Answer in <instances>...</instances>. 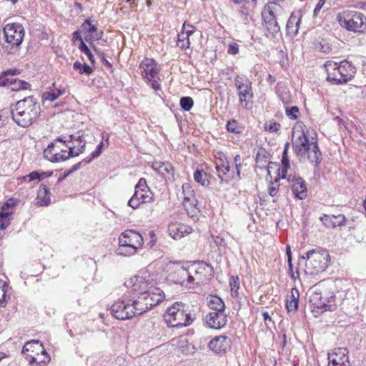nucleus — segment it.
<instances>
[{"label":"nucleus","mask_w":366,"mask_h":366,"mask_svg":"<svg viewBox=\"0 0 366 366\" xmlns=\"http://www.w3.org/2000/svg\"><path fill=\"white\" fill-rule=\"evenodd\" d=\"M152 167L165 180L174 179V168L170 162H154Z\"/></svg>","instance_id":"aec40b11"},{"label":"nucleus","mask_w":366,"mask_h":366,"mask_svg":"<svg viewBox=\"0 0 366 366\" xmlns=\"http://www.w3.org/2000/svg\"><path fill=\"white\" fill-rule=\"evenodd\" d=\"M182 193L184 195L183 205L187 214L193 217L195 214L198 201L189 184H183Z\"/></svg>","instance_id":"ddd939ff"},{"label":"nucleus","mask_w":366,"mask_h":366,"mask_svg":"<svg viewBox=\"0 0 366 366\" xmlns=\"http://www.w3.org/2000/svg\"><path fill=\"white\" fill-rule=\"evenodd\" d=\"M229 285L231 287V294L233 297H237L238 290L239 288V279L238 276H232L229 280Z\"/></svg>","instance_id":"c03bdc74"},{"label":"nucleus","mask_w":366,"mask_h":366,"mask_svg":"<svg viewBox=\"0 0 366 366\" xmlns=\"http://www.w3.org/2000/svg\"><path fill=\"white\" fill-rule=\"evenodd\" d=\"M182 31L185 32L189 36L192 35L195 31V27L191 24H186L185 23L182 26Z\"/></svg>","instance_id":"0e129e2a"},{"label":"nucleus","mask_w":366,"mask_h":366,"mask_svg":"<svg viewBox=\"0 0 366 366\" xmlns=\"http://www.w3.org/2000/svg\"><path fill=\"white\" fill-rule=\"evenodd\" d=\"M309 303L312 312L318 315L336 310L335 295L331 289L317 287L310 296Z\"/></svg>","instance_id":"0eeeda50"},{"label":"nucleus","mask_w":366,"mask_h":366,"mask_svg":"<svg viewBox=\"0 0 366 366\" xmlns=\"http://www.w3.org/2000/svg\"><path fill=\"white\" fill-rule=\"evenodd\" d=\"M287 117L292 120H296L300 116V109L297 106L287 107L285 108Z\"/></svg>","instance_id":"49530a36"},{"label":"nucleus","mask_w":366,"mask_h":366,"mask_svg":"<svg viewBox=\"0 0 366 366\" xmlns=\"http://www.w3.org/2000/svg\"><path fill=\"white\" fill-rule=\"evenodd\" d=\"M56 142L54 140V142L49 143L43 152L44 157L51 162H64V159H60L59 156H64L66 153V150L57 145Z\"/></svg>","instance_id":"f3484780"},{"label":"nucleus","mask_w":366,"mask_h":366,"mask_svg":"<svg viewBox=\"0 0 366 366\" xmlns=\"http://www.w3.org/2000/svg\"><path fill=\"white\" fill-rule=\"evenodd\" d=\"M338 71L340 74V79H337L338 83L346 84L350 81L356 73V68L352 64L351 62L343 60L337 63Z\"/></svg>","instance_id":"a211bd4d"},{"label":"nucleus","mask_w":366,"mask_h":366,"mask_svg":"<svg viewBox=\"0 0 366 366\" xmlns=\"http://www.w3.org/2000/svg\"><path fill=\"white\" fill-rule=\"evenodd\" d=\"M234 85L237 89H242L241 87H244L245 85L249 84L252 82L248 79L245 76H237L234 78Z\"/></svg>","instance_id":"09e8293b"},{"label":"nucleus","mask_w":366,"mask_h":366,"mask_svg":"<svg viewBox=\"0 0 366 366\" xmlns=\"http://www.w3.org/2000/svg\"><path fill=\"white\" fill-rule=\"evenodd\" d=\"M4 41L2 47L8 54H16L25 35L24 26L18 23L7 24L3 29Z\"/></svg>","instance_id":"423d86ee"},{"label":"nucleus","mask_w":366,"mask_h":366,"mask_svg":"<svg viewBox=\"0 0 366 366\" xmlns=\"http://www.w3.org/2000/svg\"><path fill=\"white\" fill-rule=\"evenodd\" d=\"M270 164H273V162H269V165L267 167V174L270 176ZM274 164L280 167L279 164L274 163ZM290 168V159L288 155L282 154V168L279 167L277 169V175L279 176V179H287V173L288 169Z\"/></svg>","instance_id":"a878e982"},{"label":"nucleus","mask_w":366,"mask_h":366,"mask_svg":"<svg viewBox=\"0 0 366 366\" xmlns=\"http://www.w3.org/2000/svg\"><path fill=\"white\" fill-rule=\"evenodd\" d=\"M142 76L146 79H152V78H159L157 76L160 71V68L157 63L153 59L145 58L142 60L139 66Z\"/></svg>","instance_id":"f8f14e48"},{"label":"nucleus","mask_w":366,"mask_h":366,"mask_svg":"<svg viewBox=\"0 0 366 366\" xmlns=\"http://www.w3.org/2000/svg\"><path fill=\"white\" fill-rule=\"evenodd\" d=\"M97 21L94 19H87L80 26V28L72 34L74 41L88 42L92 44L94 41L100 39L102 31H98Z\"/></svg>","instance_id":"1a4fd4ad"},{"label":"nucleus","mask_w":366,"mask_h":366,"mask_svg":"<svg viewBox=\"0 0 366 366\" xmlns=\"http://www.w3.org/2000/svg\"><path fill=\"white\" fill-rule=\"evenodd\" d=\"M346 220H347V219H346L345 216L342 214L334 215L333 216V228L345 225Z\"/></svg>","instance_id":"3c124183"},{"label":"nucleus","mask_w":366,"mask_h":366,"mask_svg":"<svg viewBox=\"0 0 366 366\" xmlns=\"http://www.w3.org/2000/svg\"><path fill=\"white\" fill-rule=\"evenodd\" d=\"M215 168L220 183H229L230 182V166L225 156L216 160Z\"/></svg>","instance_id":"6ab92c4d"},{"label":"nucleus","mask_w":366,"mask_h":366,"mask_svg":"<svg viewBox=\"0 0 366 366\" xmlns=\"http://www.w3.org/2000/svg\"><path fill=\"white\" fill-rule=\"evenodd\" d=\"M292 148L300 159H307L315 168L319 167L322 158L318 144L316 141H310L303 129L298 138L292 142Z\"/></svg>","instance_id":"20e7f679"},{"label":"nucleus","mask_w":366,"mask_h":366,"mask_svg":"<svg viewBox=\"0 0 366 366\" xmlns=\"http://www.w3.org/2000/svg\"><path fill=\"white\" fill-rule=\"evenodd\" d=\"M288 274L293 280H296V279L299 278L300 277V274L297 269L295 273L294 272L293 264L292 262H290L288 263Z\"/></svg>","instance_id":"e2e57ef3"},{"label":"nucleus","mask_w":366,"mask_h":366,"mask_svg":"<svg viewBox=\"0 0 366 366\" xmlns=\"http://www.w3.org/2000/svg\"><path fill=\"white\" fill-rule=\"evenodd\" d=\"M183 275L186 277V285L193 284L195 280V277L191 273V272L187 268V270H182Z\"/></svg>","instance_id":"052dcab7"},{"label":"nucleus","mask_w":366,"mask_h":366,"mask_svg":"<svg viewBox=\"0 0 366 366\" xmlns=\"http://www.w3.org/2000/svg\"><path fill=\"white\" fill-rule=\"evenodd\" d=\"M26 359L31 364L35 363L36 366H41V364H45L49 362L50 360V357L46 351L45 352H41L40 355L38 352H36V355H27V357H26Z\"/></svg>","instance_id":"2f4dec72"},{"label":"nucleus","mask_w":366,"mask_h":366,"mask_svg":"<svg viewBox=\"0 0 366 366\" xmlns=\"http://www.w3.org/2000/svg\"><path fill=\"white\" fill-rule=\"evenodd\" d=\"M153 200V193L147 184V181L141 178L135 186L134 193L128 202V205L137 209L141 204L150 202Z\"/></svg>","instance_id":"9b49d317"},{"label":"nucleus","mask_w":366,"mask_h":366,"mask_svg":"<svg viewBox=\"0 0 366 366\" xmlns=\"http://www.w3.org/2000/svg\"><path fill=\"white\" fill-rule=\"evenodd\" d=\"M209 308L212 310V312H222L225 311V305L223 300L217 297L213 296L208 302Z\"/></svg>","instance_id":"72a5a7b5"},{"label":"nucleus","mask_w":366,"mask_h":366,"mask_svg":"<svg viewBox=\"0 0 366 366\" xmlns=\"http://www.w3.org/2000/svg\"><path fill=\"white\" fill-rule=\"evenodd\" d=\"M226 129L229 132L234 134H241L242 132V127L235 119L229 120L226 124Z\"/></svg>","instance_id":"ea45409f"},{"label":"nucleus","mask_w":366,"mask_h":366,"mask_svg":"<svg viewBox=\"0 0 366 366\" xmlns=\"http://www.w3.org/2000/svg\"><path fill=\"white\" fill-rule=\"evenodd\" d=\"M182 270H187V266H183L175 271L174 273L178 276L177 279L175 280V282L184 285H186L187 277L183 275V273L181 272Z\"/></svg>","instance_id":"864d4df0"},{"label":"nucleus","mask_w":366,"mask_h":366,"mask_svg":"<svg viewBox=\"0 0 366 366\" xmlns=\"http://www.w3.org/2000/svg\"><path fill=\"white\" fill-rule=\"evenodd\" d=\"M55 141L63 143L64 144H70L72 142H78L81 144L84 145V148L86 147V142L84 139L83 135L80 134V132H79L76 134H70L68 136H59L55 139Z\"/></svg>","instance_id":"cd10ccee"},{"label":"nucleus","mask_w":366,"mask_h":366,"mask_svg":"<svg viewBox=\"0 0 366 366\" xmlns=\"http://www.w3.org/2000/svg\"><path fill=\"white\" fill-rule=\"evenodd\" d=\"M338 21L341 26L348 31L363 33L366 31V17L363 14L356 11L345 12L338 16Z\"/></svg>","instance_id":"9d476101"},{"label":"nucleus","mask_w":366,"mask_h":366,"mask_svg":"<svg viewBox=\"0 0 366 366\" xmlns=\"http://www.w3.org/2000/svg\"><path fill=\"white\" fill-rule=\"evenodd\" d=\"M196 319L194 311L182 302H175L168 307L164 314V320L169 327H182L192 324Z\"/></svg>","instance_id":"39448f33"},{"label":"nucleus","mask_w":366,"mask_h":366,"mask_svg":"<svg viewBox=\"0 0 366 366\" xmlns=\"http://www.w3.org/2000/svg\"><path fill=\"white\" fill-rule=\"evenodd\" d=\"M333 216L334 214L329 215L324 214L320 217V219L326 227L333 228Z\"/></svg>","instance_id":"603ef678"},{"label":"nucleus","mask_w":366,"mask_h":366,"mask_svg":"<svg viewBox=\"0 0 366 366\" xmlns=\"http://www.w3.org/2000/svg\"><path fill=\"white\" fill-rule=\"evenodd\" d=\"M144 243L142 235L134 229L123 232L119 238L117 254L122 256H130L135 254Z\"/></svg>","instance_id":"6e6552de"},{"label":"nucleus","mask_w":366,"mask_h":366,"mask_svg":"<svg viewBox=\"0 0 366 366\" xmlns=\"http://www.w3.org/2000/svg\"><path fill=\"white\" fill-rule=\"evenodd\" d=\"M157 78H152V79H146L147 82L149 84L150 86L154 89L155 91H158L161 89V85L158 82Z\"/></svg>","instance_id":"338daca9"},{"label":"nucleus","mask_w":366,"mask_h":366,"mask_svg":"<svg viewBox=\"0 0 366 366\" xmlns=\"http://www.w3.org/2000/svg\"><path fill=\"white\" fill-rule=\"evenodd\" d=\"M78 48L79 51L84 54L91 64H94L95 63L94 56L91 51V49L86 45V42H79Z\"/></svg>","instance_id":"a19ab883"},{"label":"nucleus","mask_w":366,"mask_h":366,"mask_svg":"<svg viewBox=\"0 0 366 366\" xmlns=\"http://www.w3.org/2000/svg\"><path fill=\"white\" fill-rule=\"evenodd\" d=\"M9 112L7 109H4L0 113V128H1L7 122V114Z\"/></svg>","instance_id":"774afa93"},{"label":"nucleus","mask_w":366,"mask_h":366,"mask_svg":"<svg viewBox=\"0 0 366 366\" xmlns=\"http://www.w3.org/2000/svg\"><path fill=\"white\" fill-rule=\"evenodd\" d=\"M280 124L277 122L265 123L264 128L269 132H277L280 129Z\"/></svg>","instance_id":"13d9d810"},{"label":"nucleus","mask_w":366,"mask_h":366,"mask_svg":"<svg viewBox=\"0 0 366 366\" xmlns=\"http://www.w3.org/2000/svg\"><path fill=\"white\" fill-rule=\"evenodd\" d=\"M73 68L75 71H77L80 74L89 75L93 72V69L87 64H81L79 61H76L73 64Z\"/></svg>","instance_id":"c9c22d12"},{"label":"nucleus","mask_w":366,"mask_h":366,"mask_svg":"<svg viewBox=\"0 0 366 366\" xmlns=\"http://www.w3.org/2000/svg\"><path fill=\"white\" fill-rule=\"evenodd\" d=\"M20 74L18 69H9L4 71L0 74V86L10 87L13 84V81L16 80L15 76Z\"/></svg>","instance_id":"393cba45"},{"label":"nucleus","mask_w":366,"mask_h":366,"mask_svg":"<svg viewBox=\"0 0 366 366\" xmlns=\"http://www.w3.org/2000/svg\"><path fill=\"white\" fill-rule=\"evenodd\" d=\"M124 285L137 294L127 300H119L111 306V314L118 320L140 315L164 299V292L154 285L148 272L131 277Z\"/></svg>","instance_id":"f257e3e1"},{"label":"nucleus","mask_w":366,"mask_h":366,"mask_svg":"<svg viewBox=\"0 0 366 366\" xmlns=\"http://www.w3.org/2000/svg\"><path fill=\"white\" fill-rule=\"evenodd\" d=\"M348 351L346 348L338 347L328 353V364H337L341 362H350L348 360Z\"/></svg>","instance_id":"b1692460"},{"label":"nucleus","mask_w":366,"mask_h":366,"mask_svg":"<svg viewBox=\"0 0 366 366\" xmlns=\"http://www.w3.org/2000/svg\"><path fill=\"white\" fill-rule=\"evenodd\" d=\"M43 178H44V174L41 173V171H33L29 174L22 177V179L25 182H31L34 180H37L39 182Z\"/></svg>","instance_id":"a18cd8bd"},{"label":"nucleus","mask_w":366,"mask_h":366,"mask_svg":"<svg viewBox=\"0 0 366 366\" xmlns=\"http://www.w3.org/2000/svg\"><path fill=\"white\" fill-rule=\"evenodd\" d=\"M11 204L6 202L1 208L0 211V229H5L9 225V217L11 214L9 211Z\"/></svg>","instance_id":"7c9ffc66"},{"label":"nucleus","mask_w":366,"mask_h":366,"mask_svg":"<svg viewBox=\"0 0 366 366\" xmlns=\"http://www.w3.org/2000/svg\"><path fill=\"white\" fill-rule=\"evenodd\" d=\"M315 49L323 53H327L330 50V46L326 41L322 40L315 44Z\"/></svg>","instance_id":"5fc2aeb1"},{"label":"nucleus","mask_w":366,"mask_h":366,"mask_svg":"<svg viewBox=\"0 0 366 366\" xmlns=\"http://www.w3.org/2000/svg\"><path fill=\"white\" fill-rule=\"evenodd\" d=\"M37 199H39L37 203L39 206L46 207L50 204L51 199L49 188L45 184H41L39 187L37 192Z\"/></svg>","instance_id":"bb28decb"},{"label":"nucleus","mask_w":366,"mask_h":366,"mask_svg":"<svg viewBox=\"0 0 366 366\" xmlns=\"http://www.w3.org/2000/svg\"><path fill=\"white\" fill-rule=\"evenodd\" d=\"M330 257L325 249L317 248L307 251L298 259V266L305 264V274L314 276L317 275L328 267Z\"/></svg>","instance_id":"7ed1b4c3"},{"label":"nucleus","mask_w":366,"mask_h":366,"mask_svg":"<svg viewBox=\"0 0 366 366\" xmlns=\"http://www.w3.org/2000/svg\"><path fill=\"white\" fill-rule=\"evenodd\" d=\"M177 46L182 49H187L190 46L189 36L184 31H181L177 36Z\"/></svg>","instance_id":"58836bf2"},{"label":"nucleus","mask_w":366,"mask_h":366,"mask_svg":"<svg viewBox=\"0 0 366 366\" xmlns=\"http://www.w3.org/2000/svg\"><path fill=\"white\" fill-rule=\"evenodd\" d=\"M227 53L231 55H236L239 53V45L236 42L228 44Z\"/></svg>","instance_id":"bf43d9fd"},{"label":"nucleus","mask_w":366,"mask_h":366,"mask_svg":"<svg viewBox=\"0 0 366 366\" xmlns=\"http://www.w3.org/2000/svg\"><path fill=\"white\" fill-rule=\"evenodd\" d=\"M179 104L184 111L189 112L194 105V101L190 97H183L180 99Z\"/></svg>","instance_id":"37998d69"},{"label":"nucleus","mask_w":366,"mask_h":366,"mask_svg":"<svg viewBox=\"0 0 366 366\" xmlns=\"http://www.w3.org/2000/svg\"><path fill=\"white\" fill-rule=\"evenodd\" d=\"M64 145L69 151L66 152V154H64V156H59L60 159H64V162L66 161L70 158L78 157L79 154H82L85 150L84 144H81L80 147H77L76 149V146L74 145H71L69 144Z\"/></svg>","instance_id":"c756f323"},{"label":"nucleus","mask_w":366,"mask_h":366,"mask_svg":"<svg viewBox=\"0 0 366 366\" xmlns=\"http://www.w3.org/2000/svg\"><path fill=\"white\" fill-rule=\"evenodd\" d=\"M8 112L17 125L27 127L39 117L41 108L36 99L29 96L11 104Z\"/></svg>","instance_id":"f03ea898"},{"label":"nucleus","mask_w":366,"mask_h":366,"mask_svg":"<svg viewBox=\"0 0 366 366\" xmlns=\"http://www.w3.org/2000/svg\"><path fill=\"white\" fill-rule=\"evenodd\" d=\"M194 179L197 183L204 187H207L210 184L207 174L203 169L198 168L194 172Z\"/></svg>","instance_id":"f704fd0d"},{"label":"nucleus","mask_w":366,"mask_h":366,"mask_svg":"<svg viewBox=\"0 0 366 366\" xmlns=\"http://www.w3.org/2000/svg\"><path fill=\"white\" fill-rule=\"evenodd\" d=\"M64 90L55 89L50 92H46L42 94V99L44 101H49L51 102H54L58 99L59 97L64 94Z\"/></svg>","instance_id":"e433bc0d"},{"label":"nucleus","mask_w":366,"mask_h":366,"mask_svg":"<svg viewBox=\"0 0 366 366\" xmlns=\"http://www.w3.org/2000/svg\"><path fill=\"white\" fill-rule=\"evenodd\" d=\"M287 181L291 183V189L295 197L303 200L307 197V188L305 180L300 177L289 175Z\"/></svg>","instance_id":"4468645a"},{"label":"nucleus","mask_w":366,"mask_h":366,"mask_svg":"<svg viewBox=\"0 0 366 366\" xmlns=\"http://www.w3.org/2000/svg\"><path fill=\"white\" fill-rule=\"evenodd\" d=\"M269 152H268L264 148L260 147L256 154L255 161L257 163H259L261 161L269 158Z\"/></svg>","instance_id":"8fccbe9b"},{"label":"nucleus","mask_w":366,"mask_h":366,"mask_svg":"<svg viewBox=\"0 0 366 366\" xmlns=\"http://www.w3.org/2000/svg\"><path fill=\"white\" fill-rule=\"evenodd\" d=\"M36 350L37 352L40 351V352H45V349L43 347L42 344L40 343L39 340H31L27 342L22 348V353L27 356V352L31 351L34 352Z\"/></svg>","instance_id":"473e14b6"},{"label":"nucleus","mask_w":366,"mask_h":366,"mask_svg":"<svg viewBox=\"0 0 366 366\" xmlns=\"http://www.w3.org/2000/svg\"><path fill=\"white\" fill-rule=\"evenodd\" d=\"M327 72V81H330L334 85H341L342 83H338L337 80L340 79V74L338 71L337 62L332 61H327L324 64Z\"/></svg>","instance_id":"4be33fe9"},{"label":"nucleus","mask_w":366,"mask_h":366,"mask_svg":"<svg viewBox=\"0 0 366 366\" xmlns=\"http://www.w3.org/2000/svg\"><path fill=\"white\" fill-rule=\"evenodd\" d=\"M29 86L30 84L28 82L16 78V80L13 81V84L9 88L12 91H19L27 89Z\"/></svg>","instance_id":"79ce46f5"},{"label":"nucleus","mask_w":366,"mask_h":366,"mask_svg":"<svg viewBox=\"0 0 366 366\" xmlns=\"http://www.w3.org/2000/svg\"><path fill=\"white\" fill-rule=\"evenodd\" d=\"M279 179H280L278 177L275 179L274 182H271V185L268 188V192L271 197H274L278 192L279 184H277V182Z\"/></svg>","instance_id":"6e6d98bb"},{"label":"nucleus","mask_w":366,"mask_h":366,"mask_svg":"<svg viewBox=\"0 0 366 366\" xmlns=\"http://www.w3.org/2000/svg\"><path fill=\"white\" fill-rule=\"evenodd\" d=\"M179 226H180V232H181V234H182V237L185 234L192 233L193 231L192 228L187 224L179 223Z\"/></svg>","instance_id":"69168bd1"},{"label":"nucleus","mask_w":366,"mask_h":366,"mask_svg":"<svg viewBox=\"0 0 366 366\" xmlns=\"http://www.w3.org/2000/svg\"><path fill=\"white\" fill-rule=\"evenodd\" d=\"M207 326L212 329L219 330L227 323V316L225 311L210 312L205 317Z\"/></svg>","instance_id":"dca6fc26"},{"label":"nucleus","mask_w":366,"mask_h":366,"mask_svg":"<svg viewBox=\"0 0 366 366\" xmlns=\"http://www.w3.org/2000/svg\"><path fill=\"white\" fill-rule=\"evenodd\" d=\"M232 341L226 335H219L212 339L209 342V348L216 354H224L231 349Z\"/></svg>","instance_id":"2eb2a0df"},{"label":"nucleus","mask_w":366,"mask_h":366,"mask_svg":"<svg viewBox=\"0 0 366 366\" xmlns=\"http://www.w3.org/2000/svg\"><path fill=\"white\" fill-rule=\"evenodd\" d=\"M168 232L169 234L175 239H179L182 237V234H181L180 232L179 223L174 222L169 224L168 226Z\"/></svg>","instance_id":"4c0bfd02"},{"label":"nucleus","mask_w":366,"mask_h":366,"mask_svg":"<svg viewBox=\"0 0 366 366\" xmlns=\"http://www.w3.org/2000/svg\"><path fill=\"white\" fill-rule=\"evenodd\" d=\"M81 164H82V162H79L77 164H75L74 165H73L72 167L70 169L64 171V172L62 174V176H61L58 179L57 183H60L64 179H65L67 177H69L70 174H71L72 173H74V172H76L77 170H79L80 169Z\"/></svg>","instance_id":"de8ad7c7"},{"label":"nucleus","mask_w":366,"mask_h":366,"mask_svg":"<svg viewBox=\"0 0 366 366\" xmlns=\"http://www.w3.org/2000/svg\"><path fill=\"white\" fill-rule=\"evenodd\" d=\"M299 305V301H292L290 300H287L286 302V308L288 311V312H295Z\"/></svg>","instance_id":"4d7b16f0"},{"label":"nucleus","mask_w":366,"mask_h":366,"mask_svg":"<svg viewBox=\"0 0 366 366\" xmlns=\"http://www.w3.org/2000/svg\"><path fill=\"white\" fill-rule=\"evenodd\" d=\"M262 13V18L264 21V25L269 33L272 35L277 34L280 31V27L277 23V19L272 10L269 9Z\"/></svg>","instance_id":"412c9836"},{"label":"nucleus","mask_w":366,"mask_h":366,"mask_svg":"<svg viewBox=\"0 0 366 366\" xmlns=\"http://www.w3.org/2000/svg\"><path fill=\"white\" fill-rule=\"evenodd\" d=\"M301 17L302 14L300 11L292 13L286 25V30L288 34L293 36L297 34L301 23Z\"/></svg>","instance_id":"5701e85b"},{"label":"nucleus","mask_w":366,"mask_h":366,"mask_svg":"<svg viewBox=\"0 0 366 366\" xmlns=\"http://www.w3.org/2000/svg\"><path fill=\"white\" fill-rule=\"evenodd\" d=\"M242 89H237L238 90V97L239 99V102L242 103H245L244 107H247L249 102L253 97V93L252 89V83L247 85H245Z\"/></svg>","instance_id":"c85d7f7f"},{"label":"nucleus","mask_w":366,"mask_h":366,"mask_svg":"<svg viewBox=\"0 0 366 366\" xmlns=\"http://www.w3.org/2000/svg\"><path fill=\"white\" fill-rule=\"evenodd\" d=\"M6 290L7 285H6L5 283H4L2 286H0V304H2L6 301Z\"/></svg>","instance_id":"680f3d73"}]
</instances>
